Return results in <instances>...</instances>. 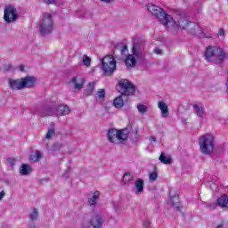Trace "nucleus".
<instances>
[{"mask_svg":"<svg viewBox=\"0 0 228 228\" xmlns=\"http://www.w3.org/2000/svg\"><path fill=\"white\" fill-rule=\"evenodd\" d=\"M147 8L150 13L154 15L159 20V22L166 26L167 29H177V28H182V29H188L191 24L195 26V23H191V21H188V20H181L179 22L174 20L172 16L167 14L163 8L156 4H149Z\"/></svg>","mask_w":228,"mask_h":228,"instance_id":"1","label":"nucleus"},{"mask_svg":"<svg viewBox=\"0 0 228 228\" xmlns=\"http://www.w3.org/2000/svg\"><path fill=\"white\" fill-rule=\"evenodd\" d=\"M205 60L215 61L216 65L224 63L225 60V52L218 46H208L205 51Z\"/></svg>","mask_w":228,"mask_h":228,"instance_id":"2","label":"nucleus"},{"mask_svg":"<svg viewBox=\"0 0 228 228\" xmlns=\"http://www.w3.org/2000/svg\"><path fill=\"white\" fill-rule=\"evenodd\" d=\"M128 137L129 134L127 133V129L118 130L116 128H110L107 132L108 142L116 145L124 143Z\"/></svg>","mask_w":228,"mask_h":228,"instance_id":"3","label":"nucleus"},{"mask_svg":"<svg viewBox=\"0 0 228 228\" xmlns=\"http://www.w3.org/2000/svg\"><path fill=\"white\" fill-rule=\"evenodd\" d=\"M37 83L35 77H25L21 79H9V86L12 90H22V88H32Z\"/></svg>","mask_w":228,"mask_h":228,"instance_id":"4","label":"nucleus"},{"mask_svg":"<svg viewBox=\"0 0 228 228\" xmlns=\"http://www.w3.org/2000/svg\"><path fill=\"white\" fill-rule=\"evenodd\" d=\"M200 149L203 154L208 156L215 151V137L212 134H205L200 138Z\"/></svg>","mask_w":228,"mask_h":228,"instance_id":"5","label":"nucleus"},{"mask_svg":"<svg viewBox=\"0 0 228 228\" xmlns=\"http://www.w3.org/2000/svg\"><path fill=\"white\" fill-rule=\"evenodd\" d=\"M101 67L103 76H113V73L117 70V61H115V57L111 55L103 57Z\"/></svg>","mask_w":228,"mask_h":228,"instance_id":"6","label":"nucleus"},{"mask_svg":"<svg viewBox=\"0 0 228 228\" xmlns=\"http://www.w3.org/2000/svg\"><path fill=\"white\" fill-rule=\"evenodd\" d=\"M140 45L134 44L132 47V53L126 55L125 59V65L126 69H134L140 60Z\"/></svg>","mask_w":228,"mask_h":228,"instance_id":"7","label":"nucleus"},{"mask_svg":"<svg viewBox=\"0 0 228 228\" xmlns=\"http://www.w3.org/2000/svg\"><path fill=\"white\" fill-rule=\"evenodd\" d=\"M39 31L41 35H49L53 33V16L51 13H45L39 22Z\"/></svg>","mask_w":228,"mask_h":228,"instance_id":"8","label":"nucleus"},{"mask_svg":"<svg viewBox=\"0 0 228 228\" xmlns=\"http://www.w3.org/2000/svg\"><path fill=\"white\" fill-rule=\"evenodd\" d=\"M118 86L121 90V95H134V92H136L134 85H133V83H131L128 79H120L118 81Z\"/></svg>","mask_w":228,"mask_h":228,"instance_id":"9","label":"nucleus"},{"mask_svg":"<svg viewBox=\"0 0 228 228\" xmlns=\"http://www.w3.org/2000/svg\"><path fill=\"white\" fill-rule=\"evenodd\" d=\"M17 17H19V14L17 13V9L13 5H7L4 8V20H5L7 24L15 22Z\"/></svg>","mask_w":228,"mask_h":228,"instance_id":"10","label":"nucleus"},{"mask_svg":"<svg viewBox=\"0 0 228 228\" xmlns=\"http://www.w3.org/2000/svg\"><path fill=\"white\" fill-rule=\"evenodd\" d=\"M54 111H57L61 117H65L70 113V108L69 105H59L58 107H47L45 110L46 115L48 117H53Z\"/></svg>","mask_w":228,"mask_h":228,"instance_id":"11","label":"nucleus"},{"mask_svg":"<svg viewBox=\"0 0 228 228\" xmlns=\"http://www.w3.org/2000/svg\"><path fill=\"white\" fill-rule=\"evenodd\" d=\"M90 225L94 228L102 227V214L101 212L96 213L90 221Z\"/></svg>","mask_w":228,"mask_h":228,"instance_id":"12","label":"nucleus"},{"mask_svg":"<svg viewBox=\"0 0 228 228\" xmlns=\"http://www.w3.org/2000/svg\"><path fill=\"white\" fill-rule=\"evenodd\" d=\"M213 206H220V208H228V196L224 194L219 197L216 200V204L210 205V208Z\"/></svg>","mask_w":228,"mask_h":228,"instance_id":"13","label":"nucleus"},{"mask_svg":"<svg viewBox=\"0 0 228 228\" xmlns=\"http://www.w3.org/2000/svg\"><path fill=\"white\" fill-rule=\"evenodd\" d=\"M70 83L75 85V90H83V88H85V78H77L75 77L70 80Z\"/></svg>","mask_w":228,"mask_h":228,"instance_id":"14","label":"nucleus"},{"mask_svg":"<svg viewBox=\"0 0 228 228\" xmlns=\"http://www.w3.org/2000/svg\"><path fill=\"white\" fill-rule=\"evenodd\" d=\"M158 108L161 111V117L164 118H167L168 115H170V112H168V105L165 102H158Z\"/></svg>","mask_w":228,"mask_h":228,"instance_id":"15","label":"nucleus"},{"mask_svg":"<svg viewBox=\"0 0 228 228\" xmlns=\"http://www.w3.org/2000/svg\"><path fill=\"white\" fill-rule=\"evenodd\" d=\"M142 135H140L138 128H134L130 132V140L134 143H136L140 140Z\"/></svg>","mask_w":228,"mask_h":228,"instance_id":"16","label":"nucleus"},{"mask_svg":"<svg viewBox=\"0 0 228 228\" xmlns=\"http://www.w3.org/2000/svg\"><path fill=\"white\" fill-rule=\"evenodd\" d=\"M144 182H143V179L142 178H138L136 181H135V183H134V186L137 190V193L138 195H141L142 192H143V186H144Z\"/></svg>","mask_w":228,"mask_h":228,"instance_id":"17","label":"nucleus"},{"mask_svg":"<svg viewBox=\"0 0 228 228\" xmlns=\"http://www.w3.org/2000/svg\"><path fill=\"white\" fill-rule=\"evenodd\" d=\"M31 166L28 165V164H23L20 167V175H29V174H31Z\"/></svg>","mask_w":228,"mask_h":228,"instance_id":"18","label":"nucleus"},{"mask_svg":"<svg viewBox=\"0 0 228 228\" xmlns=\"http://www.w3.org/2000/svg\"><path fill=\"white\" fill-rule=\"evenodd\" d=\"M101 195V192H99V191H95L92 196V198H90L88 200V202L90 204V206H95V204H97V201L99 200V197Z\"/></svg>","mask_w":228,"mask_h":228,"instance_id":"19","label":"nucleus"},{"mask_svg":"<svg viewBox=\"0 0 228 228\" xmlns=\"http://www.w3.org/2000/svg\"><path fill=\"white\" fill-rule=\"evenodd\" d=\"M95 90V82H90L85 90V95L87 97L92 95L94 94V91Z\"/></svg>","mask_w":228,"mask_h":228,"instance_id":"20","label":"nucleus"},{"mask_svg":"<svg viewBox=\"0 0 228 228\" xmlns=\"http://www.w3.org/2000/svg\"><path fill=\"white\" fill-rule=\"evenodd\" d=\"M113 104L115 108H122L124 106V100L122 99V95L116 97L113 101Z\"/></svg>","mask_w":228,"mask_h":228,"instance_id":"21","label":"nucleus"},{"mask_svg":"<svg viewBox=\"0 0 228 228\" xmlns=\"http://www.w3.org/2000/svg\"><path fill=\"white\" fill-rule=\"evenodd\" d=\"M159 159L164 165H170V164H172V158H167L165 156V154H163V153L160 154Z\"/></svg>","mask_w":228,"mask_h":228,"instance_id":"22","label":"nucleus"},{"mask_svg":"<svg viewBox=\"0 0 228 228\" xmlns=\"http://www.w3.org/2000/svg\"><path fill=\"white\" fill-rule=\"evenodd\" d=\"M133 179H134V176L131 173H125L123 175V183H125V184H127V183H131Z\"/></svg>","mask_w":228,"mask_h":228,"instance_id":"23","label":"nucleus"},{"mask_svg":"<svg viewBox=\"0 0 228 228\" xmlns=\"http://www.w3.org/2000/svg\"><path fill=\"white\" fill-rule=\"evenodd\" d=\"M193 108H194V110H196L197 115H199V117H200V118H203V117H204V108H202V107H200L197 104H194Z\"/></svg>","mask_w":228,"mask_h":228,"instance_id":"24","label":"nucleus"},{"mask_svg":"<svg viewBox=\"0 0 228 228\" xmlns=\"http://www.w3.org/2000/svg\"><path fill=\"white\" fill-rule=\"evenodd\" d=\"M30 159L32 161H38L39 159H42V152H40V151H36V154L31 155Z\"/></svg>","mask_w":228,"mask_h":228,"instance_id":"25","label":"nucleus"},{"mask_svg":"<svg viewBox=\"0 0 228 228\" xmlns=\"http://www.w3.org/2000/svg\"><path fill=\"white\" fill-rule=\"evenodd\" d=\"M82 62L86 67H90V65L92 64V59H90L88 55H84L82 59Z\"/></svg>","mask_w":228,"mask_h":228,"instance_id":"26","label":"nucleus"},{"mask_svg":"<svg viewBox=\"0 0 228 228\" xmlns=\"http://www.w3.org/2000/svg\"><path fill=\"white\" fill-rule=\"evenodd\" d=\"M106 97V91L104 89H99L96 93L97 99H104Z\"/></svg>","mask_w":228,"mask_h":228,"instance_id":"27","label":"nucleus"},{"mask_svg":"<svg viewBox=\"0 0 228 228\" xmlns=\"http://www.w3.org/2000/svg\"><path fill=\"white\" fill-rule=\"evenodd\" d=\"M54 134H56V133L54 132V128H50L45 135L46 140H51L53 136H54Z\"/></svg>","mask_w":228,"mask_h":228,"instance_id":"28","label":"nucleus"},{"mask_svg":"<svg viewBox=\"0 0 228 228\" xmlns=\"http://www.w3.org/2000/svg\"><path fill=\"white\" fill-rule=\"evenodd\" d=\"M137 110H138L139 113H142V115H143L144 113H147V106H145L143 104H138Z\"/></svg>","mask_w":228,"mask_h":228,"instance_id":"29","label":"nucleus"},{"mask_svg":"<svg viewBox=\"0 0 228 228\" xmlns=\"http://www.w3.org/2000/svg\"><path fill=\"white\" fill-rule=\"evenodd\" d=\"M29 218L30 220H37V218H38V211H37V208L32 209Z\"/></svg>","mask_w":228,"mask_h":228,"instance_id":"30","label":"nucleus"},{"mask_svg":"<svg viewBox=\"0 0 228 228\" xmlns=\"http://www.w3.org/2000/svg\"><path fill=\"white\" fill-rule=\"evenodd\" d=\"M158 179V173L152 172L150 174V181H156Z\"/></svg>","mask_w":228,"mask_h":228,"instance_id":"31","label":"nucleus"},{"mask_svg":"<svg viewBox=\"0 0 228 228\" xmlns=\"http://www.w3.org/2000/svg\"><path fill=\"white\" fill-rule=\"evenodd\" d=\"M127 53V45H124L121 48V54Z\"/></svg>","mask_w":228,"mask_h":228,"instance_id":"32","label":"nucleus"},{"mask_svg":"<svg viewBox=\"0 0 228 228\" xmlns=\"http://www.w3.org/2000/svg\"><path fill=\"white\" fill-rule=\"evenodd\" d=\"M7 161L10 163L11 167H15V159H8Z\"/></svg>","mask_w":228,"mask_h":228,"instance_id":"33","label":"nucleus"},{"mask_svg":"<svg viewBox=\"0 0 228 228\" xmlns=\"http://www.w3.org/2000/svg\"><path fill=\"white\" fill-rule=\"evenodd\" d=\"M4 69L8 72V70H12V65L10 64H5L4 67Z\"/></svg>","mask_w":228,"mask_h":228,"instance_id":"34","label":"nucleus"},{"mask_svg":"<svg viewBox=\"0 0 228 228\" xmlns=\"http://www.w3.org/2000/svg\"><path fill=\"white\" fill-rule=\"evenodd\" d=\"M218 34L221 36V37H224V35H225V30L224 28H220L219 31H218Z\"/></svg>","mask_w":228,"mask_h":228,"instance_id":"35","label":"nucleus"},{"mask_svg":"<svg viewBox=\"0 0 228 228\" xmlns=\"http://www.w3.org/2000/svg\"><path fill=\"white\" fill-rule=\"evenodd\" d=\"M44 3H46L47 4H54V0H43Z\"/></svg>","mask_w":228,"mask_h":228,"instance_id":"36","label":"nucleus"},{"mask_svg":"<svg viewBox=\"0 0 228 228\" xmlns=\"http://www.w3.org/2000/svg\"><path fill=\"white\" fill-rule=\"evenodd\" d=\"M143 224L145 225L146 228H149V225H151V221L149 220L143 221Z\"/></svg>","mask_w":228,"mask_h":228,"instance_id":"37","label":"nucleus"},{"mask_svg":"<svg viewBox=\"0 0 228 228\" xmlns=\"http://www.w3.org/2000/svg\"><path fill=\"white\" fill-rule=\"evenodd\" d=\"M154 53H155L156 54H161L162 51H161V49H159V48H155Z\"/></svg>","mask_w":228,"mask_h":228,"instance_id":"38","label":"nucleus"},{"mask_svg":"<svg viewBox=\"0 0 228 228\" xmlns=\"http://www.w3.org/2000/svg\"><path fill=\"white\" fill-rule=\"evenodd\" d=\"M4 197V191H2L1 192H0V200H3V198Z\"/></svg>","mask_w":228,"mask_h":228,"instance_id":"39","label":"nucleus"},{"mask_svg":"<svg viewBox=\"0 0 228 228\" xmlns=\"http://www.w3.org/2000/svg\"><path fill=\"white\" fill-rule=\"evenodd\" d=\"M150 142H156V137L153 135L150 136Z\"/></svg>","mask_w":228,"mask_h":228,"instance_id":"40","label":"nucleus"},{"mask_svg":"<svg viewBox=\"0 0 228 228\" xmlns=\"http://www.w3.org/2000/svg\"><path fill=\"white\" fill-rule=\"evenodd\" d=\"M19 69L20 70V72H24V66L23 65H20L19 67Z\"/></svg>","mask_w":228,"mask_h":228,"instance_id":"41","label":"nucleus"},{"mask_svg":"<svg viewBox=\"0 0 228 228\" xmlns=\"http://www.w3.org/2000/svg\"><path fill=\"white\" fill-rule=\"evenodd\" d=\"M216 228H224V224H219Z\"/></svg>","mask_w":228,"mask_h":228,"instance_id":"42","label":"nucleus"},{"mask_svg":"<svg viewBox=\"0 0 228 228\" xmlns=\"http://www.w3.org/2000/svg\"><path fill=\"white\" fill-rule=\"evenodd\" d=\"M103 1L104 3H110V0H102Z\"/></svg>","mask_w":228,"mask_h":228,"instance_id":"43","label":"nucleus"},{"mask_svg":"<svg viewBox=\"0 0 228 228\" xmlns=\"http://www.w3.org/2000/svg\"><path fill=\"white\" fill-rule=\"evenodd\" d=\"M175 203L172 202V205L175 206Z\"/></svg>","mask_w":228,"mask_h":228,"instance_id":"44","label":"nucleus"},{"mask_svg":"<svg viewBox=\"0 0 228 228\" xmlns=\"http://www.w3.org/2000/svg\"><path fill=\"white\" fill-rule=\"evenodd\" d=\"M176 209H179V207H176Z\"/></svg>","mask_w":228,"mask_h":228,"instance_id":"45","label":"nucleus"}]
</instances>
